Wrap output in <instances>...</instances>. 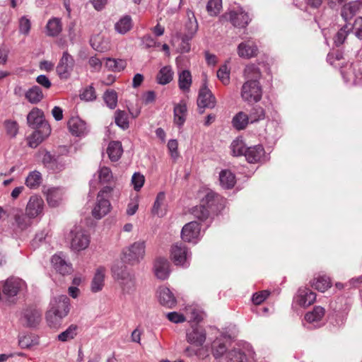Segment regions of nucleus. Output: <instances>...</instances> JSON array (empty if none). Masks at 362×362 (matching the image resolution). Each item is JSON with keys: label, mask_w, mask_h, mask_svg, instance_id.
I'll list each match as a JSON object with an SVG mask.
<instances>
[{"label": "nucleus", "mask_w": 362, "mask_h": 362, "mask_svg": "<svg viewBox=\"0 0 362 362\" xmlns=\"http://www.w3.org/2000/svg\"><path fill=\"white\" fill-rule=\"evenodd\" d=\"M113 192L114 188L110 186H105L99 191L96 203L91 211L92 216L95 219H101L110 211L111 204L109 199Z\"/></svg>", "instance_id": "nucleus-1"}, {"label": "nucleus", "mask_w": 362, "mask_h": 362, "mask_svg": "<svg viewBox=\"0 0 362 362\" xmlns=\"http://www.w3.org/2000/svg\"><path fill=\"white\" fill-rule=\"evenodd\" d=\"M112 272L114 278L119 282L124 293H130L135 290L134 275L128 271L126 266L114 265L112 268Z\"/></svg>", "instance_id": "nucleus-2"}, {"label": "nucleus", "mask_w": 362, "mask_h": 362, "mask_svg": "<svg viewBox=\"0 0 362 362\" xmlns=\"http://www.w3.org/2000/svg\"><path fill=\"white\" fill-rule=\"evenodd\" d=\"M70 247L74 251L85 250L90 243V238L86 231L80 226H74L66 237Z\"/></svg>", "instance_id": "nucleus-3"}, {"label": "nucleus", "mask_w": 362, "mask_h": 362, "mask_svg": "<svg viewBox=\"0 0 362 362\" xmlns=\"http://www.w3.org/2000/svg\"><path fill=\"white\" fill-rule=\"evenodd\" d=\"M240 96L248 103L259 102L262 96V88L259 82H245L241 88Z\"/></svg>", "instance_id": "nucleus-4"}, {"label": "nucleus", "mask_w": 362, "mask_h": 362, "mask_svg": "<svg viewBox=\"0 0 362 362\" xmlns=\"http://www.w3.org/2000/svg\"><path fill=\"white\" fill-rule=\"evenodd\" d=\"M69 298L66 295H61L51 302V308L48 310V319L52 317L63 318L69 312Z\"/></svg>", "instance_id": "nucleus-5"}, {"label": "nucleus", "mask_w": 362, "mask_h": 362, "mask_svg": "<svg viewBox=\"0 0 362 362\" xmlns=\"http://www.w3.org/2000/svg\"><path fill=\"white\" fill-rule=\"evenodd\" d=\"M145 247L144 241L135 242L124 250V260L132 264L139 262L145 255Z\"/></svg>", "instance_id": "nucleus-6"}, {"label": "nucleus", "mask_w": 362, "mask_h": 362, "mask_svg": "<svg viewBox=\"0 0 362 362\" xmlns=\"http://www.w3.org/2000/svg\"><path fill=\"white\" fill-rule=\"evenodd\" d=\"M27 122L29 127L33 129H45V136H48L51 132V128L49 124L45 120L43 112L37 107H34L27 116Z\"/></svg>", "instance_id": "nucleus-7"}, {"label": "nucleus", "mask_w": 362, "mask_h": 362, "mask_svg": "<svg viewBox=\"0 0 362 362\" xmlns=\"http://www.w3.org/2000/svg\"><path fill=\"white\" fill-rule=\"evenodd\" d=\"M75 66V60L67 51H64L56 67L57 75L61 79H68Z\"/></svg>", "instance_id": "nucleus-8"}, {"label": "nucleus", "mask_w": 362, "mask_h": 362, "mask_svg": "<svg viewBox=\"0 0 362 362\" xmlns=\"http://www.w3.org/2000/svg\"><path fill=\"white\" fill-rule=\"evenodd\" d=\"M42 162L46 168L52 172L63 170L67 164L62 156L59 155H52L49 151H46L43 154Z\"/></svg>", "instance_id": "nucleus-9"}, {"label": "nucleus", "mask_w": 362, "mask_h": 362, "mask_svg": "<svg viewBox=\"0 0 362 362\" xmlns=\"http://www.w3.org/2000/svg\"><path fill=\"white\" fill-rule=\"evenodd\" d=\"M216 100L211 91L204 84L199 90L197 98V105L199 113L204 112V108H214L216 106Z\"/></svg>", "instance_id": "nucleus-10"}, {"label": "nucleus", "mask_w": 362, "mask_h": 362, "mask_svg": "<svg viewBox=\"0 0 362 362\" xmlns=\"http://www.w3.org/2000/svg\"><path fill=\"white\" fill-rule=\"evenodd\" d=\"M171 257L176 265L187 267L190 254L183 243H177L172 246Z\"/></svg>", "instance_id": "nucleus-11"}, {"label": "nucleus", "mask_w": 362, "mask_h": 362, "mask_svg": "<svg viewBox=\"0 0 362 362\" xmlns=\"http://www.w3.org/2000/svg\"><path fill=\"white\" fill-rule=\"evenodd\" d=\"M201 227L198 222L191 221L185 224L181 231L182 239L185 242L197 243L200 235Z\"/></svg>", "instance_id": "nucleus-12"}, {"label": "nucleus", "mask_w": 362, "mask_h": 362, "mask_svg": "<svg viewBox=\"0 0 362 362\" xmlns=\"http://www.w3.org/2000/svg\"><path fill=\"white\" fill-rule=\"evenodd\" d=\"M44 201L40 196L32 195L25 207L26 214L30 218H35L43 212Z\"/></svg>", "instance_id": "nucleus-13"}, {"label": "nucleus", "mask_w": 362, "mask_h": 362, "mask_svg": "<svg viewBox=\"0 0 362 362\" xmlns=\"http://www.w3.org/2000/svg\"><path fill=\"white\" fill-rule=\"evenodd\" d=\"M11 215L14 220L13 225L15 226L16 230L20 231L25 230L32 224V218H30L26 213L24 214L23 211L18 208L12 209Z\"/></svg>", "instance_id": "nucleus-14"}, {"label": "nucleus", "mask_w": 362, "mask_h": 362, "mask_svg": "<svg viewBox=\"0 0 362 362\" xmlns=\"http://www.w3.org/2000/svg\"><path fill=\"white\" fill-rule=\"evenodd\" d=\"M67 126L71 134L76 136H84L88 132L86 123L78 117H71Z\"/></svg>", "instance_id": "nucleus-15"}, {"label": "nucleus", "mask_w": 362, "mask_h": 362, "mask_svg": "<svg viewBox=\"0 0 362 362\" xmlns=\"http://www.w3.org/2000/svg\"><path fill=\"white\" fill-rule=\"evenodd\" d=\"M41 320L40 312L33 308H28L25 309L21 317V322L23 325L33 327L37 326Z\"/></svg>", "instance_id": "nucleus-16"}, {"label": "nucleus", "mask_w": 362, "mask_h": 362, "mask_svg": "<svg viewBox=\"0 0 362 362\" xmlns=\"http://www.w3.org/2000/svg\"><path fill=\"white\" fill-rule=\"evenodd\" d=\"M158 298L160 304L167 308H173L177 304L174 293L167 287L158 288Z\"/></svg>", "instance_id": "nucleus-17"}, {"label": "nucleus", "mask_w": 362, "mask_h": 362, "mask_svg": "<svg viewBox=\"0 0 362 362\" xmlns=\"http://www.w3.org/2000/svg\"><path fill=\"white\" fill-rule=\"evenodd\" d=\"M170 263L163 257H157L153 264V271L155 276L160 279H166L170 274Z\"/></svg>", "instance_id": "nucleus-18"}, {"label": "nucleus", "mask_w": 362, "mask_h": 362, "mask_svg": "<svg viewBox=\"0 0 362 362\" xmlns=\"http://www.w3.org/2000/svg\"><path fill=\"white\" fill-rule=\"evenodd\" d=\"M297 303L303 308L312 305L316 300V293L308 288H300L296 297Z\"/></svg>", "instance_id": "nucleus-19"}, {"label": "nucleus", "mask_w": 362, "mask_h": 362, "mask_svg": "<svg viewBox=\"0 0 362 362\" xmlns=\"http://www.w3.org/2000/svg\"><path fill=\"white\" fill-rule=\"evenodd\" d=\"M188 21L185 24L186 33L182 37L184 43H187L196 34L198 30V23L192 11H187Z\"/></svg>", "instance_id": "nucleus-20"}, {"label": "nucleus", "mask_w": 362, "mask_h": 362, "mask_svg": "<svg viewBox=\"0 0 362 362\" xmlns=\"http://www.w3.org/2000/svg\"><path fill=\"white\" fill-rule=\"evenodd\" d=\"M221 199L222 198L219 195L212 191H209L202 199L200 204L208 209L211 213H216L219 209L218 205Z\"/></svg>", "instance_id": "nucleus-21"}, {"label": "nucleus", "mask_w": 362, "mask_h": 362, "mask_svg": "<svg viewBox=\"0 0 362 362\" xmlns=\"http://www.w3.org/2000/svg\"><path fill=\"white\" fill-rule=\"evenodd\" d=\"M361 8V1H352L344 4L341 9V16L346 23L355 16Z\"/></svg>", "instance_id": "nucleus-22"}, {"label": "nucleus", "mask_w": 362, "mask_h": 362, "mask_svg": "<svg viewBox=\"0 0 362 362\" xmlns=\"http://www.w3.org/2000/svg\"><path fill=\"white\" fill-rule=\"evenodd\" d=\"M228 16L229 21L235 27L244 28L250 21L249 15L243 11L242 8L230 11Z\"/></svg>", "instance_id": "nucleus-23"}, {"label": "nucleus", "mask_w": 362, "mask_h": 362, "mask_svg": "<svg viewBox=\"0 0 362 362\" xmlns=\"http://www.w3.org/2000/svg\"><path fill=\"white\" fill-rule=\"evenodd\" d=\"M206 340L205 331L200 327H193L191 331L187 332V341L191 344L197 346L203 345Z\"/></svg>", "instance_id": "nucleus-24"}, {"label": "nucleus", "mask_w": 362, "mask_h": 362, "mask_svg": "<svg viewBox=\"0 0 362 362\" xmlns=\"http://www.w3.org/2000/svg\"><path fill=\"white\" fill-rule=\"evenodd\" d=\"M23 284L24 283L20 279H8L4 285L3 293L8 297L15 296L17 295Z\"/></svg>", "instance_id": "nucleus-25"}, {"label": "nucleus", "mask_w": 362, "mask_h": 362, "mask_svg": "<svg viewBox=\"0 0 362 362\" xmlns=\"http://www.w3.org/2000/svg\"><path fill=\"white\" fill-rule=\"evenodd\" d=\"M257 47L250 41L241 42L238 46V54L242 58H252L255 57L257 54Z\"/></svg>", "instance_id": "nucleus-26"}, {"label": "nucleus", "mask_w": 362, "mask_h": 362, "mask_svg": "<svg viewBox=\"0 0 362 362\" xmlns=\"http://www.w3.org/2000/svg\"><path fill=\"white\" fill-rule=\"evenodd\" d=\"M105 269L100 267L96 269L90 284V290L93 293L100 291L104 286Z\"/></svg>", "instance_id": "nucleus-27"}, {"label": "nucleus", "mask_w": 362, "mask_h": 362, "mask_svg": "<svg viewBox=\"0 0 362 362\" xmlns=\"http://www.w3.org/2000/svg\"><path fill=\"white\" fill-rule=\"evenodd\" d=\"M245 82H259V80L262 77V73L259 67L254 64H248L244 69Z\"/></svg>", "instance_id": "nucleus-28"}, {"label": "nucleus", "mask_w": 362, "mask_h": 362, "mask_svg": "<svg viewBox=\"0 0 362 362\" xmlns=\"http://www.w3.org/2000/svg\"><path fill=\"white\" fill-rule=\"evenodd\" d=\"M46 195V199L48 204L52 207H55L59 205L62 198V190L59 188H49L43 191Z\"/></svg>", "instance_id": "nucleus-29"}, {"label": "nucleus", "mask_w": 362, "mask_h": 362, "mask_svg": "<svg viewBox=\"0 0 362 362\" xmlns=\"http://www.w3.org/2000/svg\"><path fill=\"white\" fill-rule=\"evenodd\" d=\"M264 151L262 146H255L247 148L245 156L246 160L251 163H257L264 156Z\"/></svg>", "instance_id": "nucleus-30"}, {"label": "nucleus", "mask_w": 362, "mask_h": 362, "mask_svg": "<svg viewBox=\"0 0 362 362\" xmlns=\"http://www.w3.org/2000/svg\"><path fill=\"white\" fill-rule=\"evenodd\" d=\"M42 180L41 173L37 170H33L28 173L25 180V185L30 189H36L40 186Z\"/></svg>", "instance_id": "nucleus-31"}, {"label": "nucleus", "mask_w": 362, "mask_h": 362, "mask_svg": "<svg viewBox=\"0 0 362 362\" xmlns=\"http://www.w3.org/2000/svg\"><path fill=\"white\" fill-rule=\"evenodd\" d=\"M123 153L122 144L119 141H111L107 148V153L112 162L117 161Z\"/></svg>", "instance_id": "nucleus-32"}, {"label": "nucleus", "mask_w": 362, "mask_h": 362, "mask_svg": "<svg viewBox=\"0 0 362 362\" xmlns=\"http://www.w3.org/2000/svg\"><path fill=\"white\" fill-rule=\"evenodd\" d=\"M52 263L56 271L62 275L68 274L72 270L71 266L59 255L52 257Z\"/></svg>", "instance_id": "nucleus-33"}, {"label": "nucleus", "mask_w": 362, "mask_h": 362, "mask_svg": "<svg viewBox=\"0 0 362 362\" xmlns=\"http://www.w3.org/2000/svg\"><path fill=\"white\" fill-rule=\"evenodd\" d=\"M92 47L98 52H104L110 49L109 41L103 36L97 35L90 39Z\"/></svg>", "instance_id": "nucleus-34"}, {"label": "nucleus", "mask_w": 362, "mask_h": 362, "mask_svg": "<svg viewBox=\"0 0 362 362\" xmlns=\"http://www.w3.org/2000/svg\"><path fill=\"white\" fill-rule=\"evenodd\" d=\"M165 193L159 192L152 208L153 214L158 216H163L165 214Z\"/></svg>", "instance_id": "nucleus-35"}, {"label": "nucleus", "mask_w": 362, "mask_h": 362, "mask_svg": "<svg viewBox=\"0 0 362 362\" xmlns=\"http://www.w3.org/2000/svg\"><path fill=\"white\" fill-rule=\"evenodd\" d=\"M132 28L131 16L127 15L122 17L115 25V30L122 35L126 34Z\"/></svg>", "instance_id": "nucleus-36"}, {"label": "nucleus", "mask_w": 362, "mask_h": 362, "mask_svg": "<svg viewBox=\"0 0 362 362\" xmlns=\"http://www.w3.org/2000/svg\"><path fill=\"white\" fill-rule=\"evenodd\" d=\"M47 35L51 37L57 36L62 30L61 20L58 18H53L47 23Z\"/></svg>", "instance_id": "nucleus-37"}, {"label": "nucleus", "mask_w": 362, "mask_h": 362, "mask_svg": "<svg viewBox=\"0 0 362 362\" xmlns=\"http://www.w3.org/2000/svg\"><path fill=\"white\" fill-rule=\"evenodd\" d=\"M221 185L226 189H230L235 184V175L228 170H222L219 174Z\"/></svg>", "instance_id": "nucleus-38"}, {"label": "nucleus", "mask_w": 362, "mask_h": 362, "mask_svg": "<svg viewBox=\"0 0 362 362\" xmlns=\"http://www.w3.org/2000/svg\"><path fill=\"white\" fill-rule=\"evenodd\" d=\"M26 99L33 104H36L40 102L44 95L41 88L37 86H34L27 90L25 95Z\"/></svg>", "instance_id": "nucleus-39"}, {"label": "nucleus", "mask_w": 362, "mask_h": 362, "mask_svg": "<svg viewBox=\"0 0 362 362\" xmlns=\"http://www.w3.org/2000/svg\"><path fill=\"white\" fill-rule=\"evenodd\" d=\"M187 106L185 103H179L174 107V122L178 126H182L185 122Z\"/></svg>", "instance_id": "nucleus-40"}, {"label": "nucleus", "mask_w": 362, "mask_h": 362, "mask_svg": "<svg viewBox=\"0 0 362 362\" xmlns=\"http://www.w3.org/2000/svg\"><path fill=\"white\" fill-rule=\"evenodd\" d=\"M173 71L169 66L160 69L157 74V82L161 85L169 83L173 80Z\"/></svg>", "instance_id": "nucleus-41"}, {"label": "nucleus", "mask_w": 362, "mask_h": 362, "mask_svg": "<svg viewBox=\"0 0 362 362\" xmlns=\"http://www.w3.org/2000/svg\"><path fill=\"white\" fill-rule=\"evenodd\" d=\"M192 84V75L189 71L183 70L179 74L178 85L182 91H188Z\"/></svg>", "instance_id": "nucleus-42"}, {"label": "nucleus", "mask_w": 362, "mask_h": 362, "mask_svg": "<svg viewBox=\"0 0 362 362\" xmlns=\"http://www.w3.org/2000/svg\"><path fill=\"white\" fill-rule=\"evenodd\" d=\"M353 30V26L351 23H346L342 28L336 33L334 37V43L336 46L342 45L348 34Z\"/></svg>", "instance_id": "nucleus-43"}, {"label": "nucleus", "mask_w": 362, "mask_h": 362, "mask_svg": "<svg viewBox=\"0 0 362 362\" xmlns=\"http://www.w3.org/2000/svg\"><path fill=\"white\" fill-rule=\"evenodd\" d=\"M325 310L321 306H315L311 312L305 315V320L310 323L320 321L324 317Z\"/></svg>", "instance_id": "nucleus-44"}, {"label": "nucleus", "mask_w": 362, "mask_h": 362, "mask_svg": "<svg viewBox=\"0 0 362 362\" xmlns=\"http://www.w3.org/2000/svg\"><path fill=\"white\" fill-rule=\"evenodd\" d=\"M233 125L238 130L244 129L249 122H250L248 115L244 112H239L233 118Z\"/></svg>", "instance_id": "nucleus-45"}, {"label": "nucleus", "mask_w": 362, "mask_h": 362, "mask_svg": "<svg viewBox=\"0 0 362 362\" xmlns=\"http://www.w3.org/2000/svg\"><path fill=\"white\" fill-rule=\"evenodd\" d=\"M311 286L319 291L325 292L331 286V282L328 277L320 276L313 280Z\"/></svg>", "instance_id": "nucleus-46"}, {"label": "nucleus", "mask_w": 362, "mask_h": 362, "mask_svg": "<svg viewBox=\"0 0 362 362\" xmlns=\"http://www.w3.org/2000/svg\"><path fill=\"white\" fill-rule=\"evenodd\" d=\"M115 122L116 124L122 129L129 128V119L126 112L117 110L115 112Z\"/></svg>", "instance_id": "nucleus-47"}, {"label": "nucleus", "mask_w": 362, "mask_h": 362, "mask_svg": "<svg viewBox=\"0 0 362 362\" xmlns=\"http://www.w3.org/2000/svg\"><path fill=\"white\" fill-rule=\"evenodd\" d=\"M227 362H246L245 354L240 349H234L226 354Z\"/></svg>", "instance_id": "nucleus-48"}, {"label": "nucleus", "mask_w": 362, "mask_h": 362, "mask_svg": "<svg viewBox=\"0 0 362 362\" xmlns=\"http://www.w3.org/2000/svg\"><path fill=\"white\" fill-rule=\"evenodd\" d=\"M248 117L250 123H255L262 120L265 117L264 110L262 107L256 105L251 109L250 114L248 115Z\"/></svg>", "instance_id": "nucleus-49"}, {"label": "nucleus", "mask_w": 362, "mask_h": 362, "mask_svg": "<svg viewBox=\"0 0 362 362\" xmlns=\"http://www.w3.org/2000/svg\"><path fill=\"white\" fill-rule=\"evenodd\" d=\"M191 213L196 218L203 221L209 218L211 212L200 204L199 206L193 207Z\"/></svg>", "instance_id": "nucleus-50"}, {"label": "nucleus", "mask_w": 362, "mask_h": 362, "mask_svg": "<svg viewBox=\"0 0 362 362\" xmlns=\"http://www.w3.org/2000/svg\"><path fill=\"white\" fill-rule=\"evenodd\" d=\"M105 66L113 71H121L126 66V62L122 59H115L107 58L105 62Z\"/></svg>", "instance_id": "nucleus-51"}, {"label": "nucleus", "mask_w": 362, "mask_h": 362, "mask_svg": "<svg viewBox=\"0 0 362 362\" xmlns=\"http://www.w3.org/2000/svg\"><path fill=\"white\" fill-rule=\"evenodd\" d=\"M230 148L233 156H239L245 155L247 147L242 139H237L232 142Z\"/></svg>", "instance_id": "nucleus-52"}, {"label": "nucleus", "mask_w": 362, "mask_h": 362, "mask_svg": "<svg viewBox=\"0 0 362 362\" xmlns=\"http://www.w3.org/2000/svg\"><path fill=\"white\" fill-rule=\"evenodd\" d=\"M227 348L221 339H216L212 344V353L216 358H219L226 352Z\"/></svg>", "instance_id": "nucleus-53"}, {"label": "nucleus", "mask_w": 362, "mask_h": 362, "mask_svg": "<svg viewBox=\"0 0 362 362\" xmlns=\"http://www.w3.org/2000/svg\"><path fill=\"white\" fill-rule=\"evenodd\" d=\"M47 136L45 134V129H36L29 140L30 146L32 148L37 147Z\"/></svg>", "instance_id": "nucleus-54"}, {"label": "nucleus", "mask_w": 362, "mask_h": 362, "mask_svg": "<svg viewBox=\"0 0 362 362\" xmlns=\"http://www.w3.org/2000/svg\"><path fill=\"white\" fill-rule=\"evenodd\" d=\"M76 325H70L65 331L58 335V339L61 341H66L74 339L76 335Z\"/></svg>", "instance_id": "nucleus-55"}, {"label": "nucleus", "mask_w": 362, "mask_h": 362, "mask_svg": "<svg viewBox=\"0 0 362 362\" xmlns=\"http://www.w3.org/2000/svg\"><path fill=\"white\" fill-rule=\"evenodd\" d=\"M104 100L106 105L110 108L114 109L117 106V93L113 90H107L103 95Z\"/></svg>", "instance_id": "nucleus-56"}, {"label": "nucleus", "mask_w": 362, "mask_h": 362, "mask_svg": "<svg viewBox=\"0 0 362 362\" xmlns=\"http://www.w3.org/2000/svg\"><path fill=\"white\" fill-rule=\"evenodd\" d=\"M222 8V0H209L206 10L211 16L217 15Z\"/></svg>", "instance_id": "nucleus-57"}, {"label": "nucleus", "mask_w": 362, "mask_h": 362, "mask_svg": "<svg viewBox=\"0 0 362 362\" xmlns=\"http://www.w3.org/2000/svg\"><path fill=\"white\" fill-rule=\"evenodd\" d=\"M98 173L100 182L102 183H108L113 178L112 171L107 167H103L100 168Z\"/></svg>", "instance_id": "nucleus-58"}, {"label": "nucleus", "mask_w": 362, "mask_h": 362, "mask_svg": "<svg viewBox=\"0 0 362 362\" xmlns=\"http://www.w3.org/2000/svg\"><path fill=\"white\" fill-rule=\"evenodd\" d=\"M4 126L6 130V133L9 136L13 138L16 136L18 132V125L16 122L6 120L4 122Z\"/></svg>", "instance_id": "nucleus-59"}, {"label": "nucleus", "mask_w": 362, "mask_h": 362, "mask_svg": "<svg viewBox=\"0 0 362 362\" xmlns=\"http://www.w3.org/2000/svg\"><path fill=\"white\" fill-rule=\"evenodd\" d=\"M145 182V178L143 175L139 173H134L132 177V183L134 185V189L136 191H139L143 187Z\"/></svg>", "instance_id": "nucleus-60"}, {"label": "nucleus", "mask_w": 362, "mask_h": 362, "mask_svg": "<svg viewBox=\"0 0 362 362\" xmlns=\"http://www.w3.org/2000/svg\"><path fill=\"white\" fill-rule=\"evenodd\" d=\"M81 99L86 101H91L96 98L94 88L92 86L86 87L80 95Z\"/></svg>", "instance_id": "nucleus-61"}, {"label": "nucleus", "mask_w": 362, "mask_h": 362, "mask_svg": "<svg viewBox=\"0 0 362 362\" xmlns=\"http://www.w3.org/2000/svg\"><path fill=\"white\" fill-rule=\"evenodd\" d=\"M217 77L224 84L226 85L230 81V74L226 66H222L217 71Z\"/></svg>", "instance_id": "nucleus-62"}, {"label": "nucleus", "mask_w": 362, "mask_h": 362, "mask_svg": "<svg viewBox=\"0 0 362 362\" xmlns=\"http://www.w3.org/2000/svg\"><path fill=\"white\" fill-rule=\"evenodd\" d=\"M166 317L169 321L176 324L186 321V318L184 315L177 312H170L166 314Z\"/></svg>", "instance_id": "nucleus-63"}, {"label": "nucleus", "mask_w": 362, "mask_h": 362, "mask_svg": "<svg viewBox=\"0 0 362 362\" xmlns=\"http://www.w3.org/2000/svg\"><path fill=\"white\" fill-rule=\"evenodd\" d=\"M353 28L355 29V35L360 40L362 39V17L356 18L354 21Z\"/></svg>", "instance_id": "nucleus-64"}]
</instances>
